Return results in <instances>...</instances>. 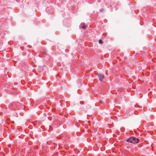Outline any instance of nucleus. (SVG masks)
<instances>
[{"label":"nucleus","mask_w":156,"mask_h":156,"mask_svg":"<svg viewBox=\"0 0 156 156\" xmlns=\"http://www.w3.org/2000/svg\"><path fill=\"white\" fill-rule=\"evenodd\" d=\"M91 70V68H88V71L90 72Z\"/></svg>","instance_id":"obj_5"},{"label":"nucleus","mask_w":156,"mask_h":156,"mask_svg":"<svg viewBox=\"0 0 156 156\" xmlns=\"http://www.w3.org/2000/svg\"><path fill=\"white\" fill-rule=\"evenodd\" d=\"M82 28H83V29L84 30H85V29L87 27H86V26H83L82 27Z\"/></svg>","instance_id":"obj_3"},{"label":"nucleus","mask_w":156,"mask_h":156,"mask_svg":"<svg viewBox=\"0 0 156 156\" xmlns=\"http://www.w3.org/2000/svg\"><path fill=\"white\" fill-rule=\"evenodd\" d=\"M99 102H100V103H102V102H101V101H99Z\"/></svg>","instance_id":"obj_7"},{"label":"nucleus","mask_w":156,"mask_h":156,"mask_svg":"<svg viewBox=\"0 0 156 156\" xmlns=\"http://www.w3.org/2000/svg\"><path fill=\"white\" fill-rule=\"evenodd\" d=\"M103 9H101V10H100V11H101V12H102V11H103Z\"/></svg>","instance_id":"obj_6"},{"label":"nucleus","mask_w":156,"mask_h":156,"mask_svg":"<svg viewBox=\"0 0 156 156\" xmlns=\"http://www.w3.org/2000/svg\"><path fill=\"white\" fill-rule=\"evenodd\" d=\"M102 42V40H99V42L100 43V44H101Z\"/></svg>","instance_id":"obj_4"},{"label":"nucleus","mask_w":156,"mask_h":156,"mask_svg":"<svg viewBox=\"0 0 156 156\" xmlns=\"http://www.w3.org/2000/svg\"><path fill=\"white\" fill-rule=\"evenodd\" d=\"M98 77H99V78L100 80L101 81H102L103 80V79L104 78V76L103 75H101V74H99L98 75Z\"/></svg>","instance_id":"obj_2"},{"label":"nucleus","mask_w":156,"mask_h":156,"mask_svg":"<svg viewBox=\"0 0 156 156\" xmlns=\"http://www.w3.org/2000/svg\"><path fill=\"white\" fill-rule=\"evenodd\" d=\"M89 121H90L88 120V122H89Z\"/></svg>","instance_id":"obj_8"},{"label":"nucleus","mask_w":156,"mask_h":156,"mask_svg":"<svg viewBox=\"0 0 156 156\" xmlns=\"http://www.w3.org/2000/svg\"><path fill=\"white\" fill-rule=\"evenodd\" d=\"M126 141L127 142H129L130 143H132L133 144H136L138 143L139 140L138 138L135 137H130L128 138Z\"/></svg>","instance_id":"obj_1"}]
</instances>
